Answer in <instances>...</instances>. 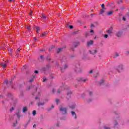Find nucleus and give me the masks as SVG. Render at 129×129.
<instances>
[{"mask_svg": "<svg viewBox=\"0 0 129 129\" xmlns=\"http://www.w3.org/2000/svg\"><path fill=\"white\" fill-rule=\"evenodd\" d=\"M41 93V89L37 88L35 92L32 94V95H36L35 99L37 100V99H39V96H40V94Z\"/></svg>", "mask_w": 129, "mask_h": 129, "instance_id": "obj_1", "label": "nucleus"}, {"mask_svg": "<svg viewBox=\"0 0 129 129\" xmlns=\"http://www.w3.org/2000/svg\"><path fill=\"white\" fill-rule=\"evenodd\" d=\"M116 70L118 71V72L120 73L121 71H123L124 70V68H123V65L122 64H119L116 67Z\"/></svg>", "mask_w": 129, "mask_h": 129, "instance_id": "obj_2", "label": "nucleus"}, {"mask_svg": "<svg viewBox=\"0 0 129 129\" xmlns=\"http://www.w3.org/2000/svg\"><path fill=\"white\" fill-rule=\"evenodd\" d=\"M60 111L62 114H66L67 113V108L64 107H61L59 108Z\"/></svg>", "mask_w": 129, "mask_h": 129, "instance_id": "obj_3", "label": "nucleus"}, {"mask_svg": "<svg viewBox=\"0 0 129 129\" xmlns=\"http://www.w3.org/2000/svg\"><path fill=\"white\" fill-rule=\"evenodd\" d=\"M75 71L76 72H81L82 71V68H81L80 65H77L76 67Z\"/></svg>", "mask_w": 129, "mask_h": 129, "instance_id": "obj_4", "label": "nucleus"}, {"mask_svg": "<svg viewBox=\"0 0 129 129\" xmlns=\"http://www.w3.org/2000/svg\"><path fill=\"white\" fill-rule=\"evenodd\" d=\"M8 60L5 61V62H1L0 65L3 67L4 69L7 68V65L8 64Z\"/></svg>", "mask_w": 129, "mask_h": 129, "instance_id": "obj_5", "label": "nucleus"}, {"mask_svg": "<svg viewBox=\"0 0 129 129\" xmlns=\"http://www.w3.org/2000/svg\"><path fill=\"white\" fill-rule=\"evenodd\" d=\"M80 45V43H79V42H75L73 44V47L74 48H77Z\"/></svg>", "mask_w": 129, "mask_h": 129, "instance_id": "obj_6", "label": "nucleus"}, {"mask_svg": "<svg viewBox=\"0 0 129 129\" xmlns=\"http://www.w3.org/2000/svg\"><path fill=\"white\" fill-rule=\"evenodd\" d=\"M110 124H109V123H107L103 126V128L104 129H111V128H110Z\"/></svg>", "mask_w": 129, "mask_h": 129, "instance_id": "obj_7", "label": "nucleus"}, {"mask_svg": "<svg viewBox=\"0 0 129 129\" xmlns=\"http://www.w3.org/2000/svg\"><path fill=\"white\" fill-rule=\"evenodd\" d=\"M89 53L92 55H95V54L97 53V49H95L93 51L89 50Z\"/></svg>", "mask_w": 129, "mask_h": 129, "instance_id": "obj_8", "label": "nucleus"}, {"mask_svg": "<svg viewBox=\"0 0 129 129\" xmlns=\"http://www.w3.org/2000/svg\"><path fill=\"white\" fill-rule=\"evenodd\" d=\"M115 35L118 37V38H120V37H122L123 34L122 33H116Z\"/></svg>", "mask_w": 129, "mask_h": 129, "instance_id": "obj_9", "label": "nucleus"}, {"mask_svg": "<svg viewBox=\"0 0 129 129\" xmlns=\"http://www.w3.org/2000/svg\"><path fill=\"white\" fill-rule=\"evenodd\" d=\"M78 81H82L83 82H86L87 81V79H82V78H79L78 79Z\"/></svg>", "mask_w": 129, "mask_h": 129, "instance_id": "obj_10", "label": "nucleus"}, {"mask_svg": "<svg viewBox=\"0 0 129 129\" xmlns=\"http://www.w3.org/2000/svg\"><path fill=\"white\" fill-rule=\"evenodd\" d=\"M71 94H72V92H71V91H68L67 94V98H69V97H70V96H71Z\"/></svg>", "mask_w": 129, "mask_h": 129, "instance_id": "obj_11", "label": "nucleus"}, {"mask_svg": "<svg viewBox=\"0 0 129 129\" xmlns=\"http://www.w3.org/2000/svg\"><path fill=\"white\" fill-rule=\"evenodd\" d=\"M91 45H93V40H90L87 42V46H91Z\"/></svg>", "mask_w": 129, "mask_h": 129, "instance_id": "obj_12", "label": "nucleus"}, {"mask_svg": "<svg viewBox=\"0 0 129 129\" xmlns=\"http://www.w3.org/2000/svg\"><path fill=\"white\" fill-rule=\"evenodd\" d=\"M45 103L44 102H39L37 103V105L38 106H42V105H44Z\"/></svg>", "mask_w": 129, "mask_h": 129, "instance_id": "obj_13", "label": "nucleus"}, {"mask_svg": "<svg viewBox=\"0 0 129 129\" xmlns=\"http://www.w3.org/2000/svg\"><path fill=\"white\" fill-rule=\"evenodd\" d=\"M71 113L73 116L74 117V118H77V116H76V113H75V112L72 111Z\"/></svg>", "mask_w": 129, "mask_h": 129, "instance_id": "obj_14", "label": "nucleus"}, {"mask_svg": "<svg viewBox=\"0 0 129 129\" xmlns=\"http://www.w3.org/2000/svg\"><path fill=\"white\" fill-rule=\"evenodd\" d=\"M41 19L43 20V21H45V20L47 19V16H45V14H42L41 16Z\"/></svg>", "mask_w": 129, "mask_h": 129, "instance_id": "obj_15", "label": "nucleus"}, {"mask_svg": "<svg viewBox=\"0 0 129 129\" xmlns=\"http://www.w3.org/2000/svg\"><path fill=\"white\" fill-rule=\"evenodd\" d=\"M66 27H67V28H69L71 29H73L74 28L73 25H69L68 24H67L66 25Z\"/></svg>", "mask_w": 129, "mask_h": 129, "instance_id": "obj_16", "label": "nucleus"}, {"mask_svg": "<svg viewBox=\"0 0 129 129\" xmlns=\"http://www.w3.org/2000/svg\"><path fill=\"white\" fill-rule=\"evenodd\" d=\"M112 14H113V11H109V12H107V13H106V15H107V16H111V15H112Z\"/></svg>", "mask_w": 129, "mask_h": 129, "instance_id": "obj_17", "label": "nucleus"}, {"mask_svg": "<svg viewBox=\"0 0 129 129\" xmlns=\"http://www.w3.org/2000/svg\"><path fill=\"white\" fill-rule=\"evenodd\" d=\"M28 111V108L27 107H24L22 109V111L23 113L26 112V111Z\"/></svg>", "mask_w": 129, "mask_h": 129, "instance_id": "obj_18", "label": "nucleus"}, {"mask_svg": "<svg viewBox=\"0 0 129 129\" xmlns=\"http://www.w3.org/2000/svg\"><path fill=\"white\" fill-rule=\"evenodd\" d=\"M16 115L17 116V117L20 119V117H21V116L20 115V111L18 110V112L17 113H16Z\"/></svg>", "mask_w": 129, "mask_h": 129, "instance_id": "obj_19", "label": "nucleus"}, {"mask_svg": "<svg viewBox=\"0 0 129 129\" xmlns=\"http://www.w3.org/2000/svg\"><path fill=\"white\" fill-rule=\"evenodd\" d=\"M118 125V122L116 120H115L114 121V127H115V126H116Z\"/></svg>", "mask_w": 129, "mask_h": 129, "instance_id": "obj_20", "label": "nucleus"}, {"mask_svg": "<svg viewBox=\"0 0 129 129\" xmlns=\"http://www.w3.org/2000/svg\"><path fill=\"white\" fill-rule=\"evenodd\" d=\"M107 33H112V27H110L107 31Z\"/></svg>", "mask_w": 129, "mask_h": 129, "instance_id": "obj_21", "label": "nucleus"}, {"mask_svg": "<svg viewBox=\"0 0 129 129\" xmlns=\"http://www.w3.org/2000/svg\"><path fill=\"white\" fill-rule=\"evenodd\" d=\"M32 76H33V78L30 79L29 80V82H33V81H34V78H35L36 77V75H33Z\"/></svg>", "mask_w": 129, "mask_h": 129, "instance_id": "obj_22", "label": "nucleus"}, {"mask_svg": "<svg viewBox=\"0 0 129 129\" xmlns=\"http://www.w3.org/2000/svg\"><path fill=\"white\" fill-rule=\"evenodd\" d=\"M105 9H101L100 11V13L99 14V15H102V14H103V13H104V10Z\"/></svg>", "mask_w": 129, "mask_h": 129, "instance_id": "obj_23", "label": "nucleus"}, {"mask_svg": "<svg viewBox=\"0 0 129 129\" xmlns=\"http://www.w3.org/2000/svg\"><path fill=\"white\" fill-rule=\"evenodd\" d=\"M36 31L37 33L40 32V27H36Z\"/></svg>", "mask_w": 129, "mask_h": 129, "instance_id": "obj_24", "label": "nucleus"}, {"mask_svg": "<svg viewBox=\"0 0 129 129\" xmlns=\"http://www.w3.org/2000/svg\"><path fill=\"white\" fill-rule=\"evenodd\" d=\"M62 50H63V48H58L57 49V53H60V52H61V51H62Z\"/></svg>", "mask_w": 129, "mask_h": 129, "instance_id": "obj_25", "label": "nucleus"}, {"mask_svg": "<svg viewBox=\"0 0 129 129\" xmlns=\"http://www.w3.org/2000/svg\"><path fill=\"white\" fill-rule=\"evenodd\" d=\"M46 35H47V34H46V33H40V36L41 37H45V36H46Z\"/></svg>", "mask_w": 129, "mask_h": 129, "instance_id": "obj_26", "label": "nucleus"}, {"mask_svg": "<svg viewBox=\"0 0 129 129\" xmlns=\"http://www.w3.org/2000/svg\"><path fill=\"white\" fill-rule=\"evenodd\" d=\"M9 54H10V55L11 54H12V52H13V49H9Z\"/></svg>", "mask_w": 129, "mask_h": 129, "instance_id": "obj_27", "label": "nucleus"}, {"mask_svg": "<svg viewBox=\"0 0 129 129\" xmlns=\"http://www.w3.org/2000/svg\"><path fill=\"white\" fill-rule=\"evenodd\" d=\"M32 113L34 115H36V114H37V111H36V110H33Z\"/></svg>", "mask_w": 129, "mask_h": 129, "instance_id": "obj_28", "label": "nucleus"}, {"mask_svg": "<svg viewBox=\"0 0 129 129\" xmlns=\"http://www.w3.org/2000/svg\"><path fill=\"white\" fill-rule=\"evenodd\" d=\"M17 124H18V122H16L15 123H14L13 124V126H14V127H16V125H17Z\"/></svg>", "mask_w": 129, "mask_h": 129, "instance_id": "obj_29", "label": "nucleus"}, {"mask_svg": "<svg viewBox=\"0 0 129 129\" xmlns=\"http://www.w3.org/2000/svg\"><path fill=\"white\" fill-rule=\"evenodd\" d=\"M55 102H56L57 104H58V103H59V102H60V100L56 99L55 100Z\"/></svg>", "mask_w": 129, "mask_h": 129, "instance_id": "obj_30", "label": "nucleus"}, {"mask_svg": "<svg viewBox=\"0 0 129 129\" xmlns=\"http://www.w3.org/2000/svg\"><path fill=\"white\" fill-rule=\"evenodd\" d=\"M118 56H119V54L115 53V55H114V57L116 58V57H118Z\"/></svg>", "mask_w": 129, "mask_h": 129, "instance_id": "obj_31", "label": "nucleus"}, {"mask_svg": "<svg viewBox=\"0 0 129 129\" xmlns=\"http://www.w3.org/2000/svg\"><path fill=\"white\" fill-rule=\"evenodd\" d=\"M68 68V64H66L64 65V69H67Z\"/></svg>", "mask_w": 129, "mask_h": 129, "instance_id": "obj_32", "label": "nucleus"}, {"mask_svg": "<svg viewBox=\"0 0 129 129\" xmlns=\"http://www.w3.org/2000/svg\"><path fill=\"white\" fill-rule=\"evenodd\" d=\"M121 3H122V0H119L117 2V4H121Z\"/></svg>", "mask_w": 129, "mask_h": 129, "instance_id": "obj_33", "label": "nucleus"}, {"mask_svg": "<svg viewBox=\"0 0 129 129\" xmlns=\"http://www.w3.org/2000/svg\"><path fill=\"white\" fill-rule=\"evenodd\" d=\"M104 81L103 80H101V81L99 82V84H102Z\"/></svg>", "mask_w": 129, "mask_h": 129, "instance_id": "obj_34", "label": "nucleus"}, {"mask_svg": "<svg viewBox=\"0 0 129 129\" xmlns=\"http://www.w3.org/2000/svg\"><path fill=\"white\" fill-rule=\"evenodd\" d=\"M107 37H108V35L107 34L104 35V38H105V39H107Z\"/></svg>", "mask_w": 129, "mask_h": 129, "instance_id": "obj_35", "label": "nucleus"}, {"mask_svg": "<svg viewBox=\"0 0 129 129\" xmlns=\"http://www.w3.org/2000/svg\"><path fill=\"white\" fill-rule=\"evenodd\" d=\"M101 7L102 9H105V8H104V4H102Z\"/></svg>", "mask_w": 129, "mask_h": 129, "instance_id": "obj_36", "label": "nucleus"}, {"mask_svg": "<svg viewBox=\"0 0 129 129\" xmlns=\"http://www.w3.org/2000/svg\"><path fill=\"white\" fill-rule=\"evenodd\" d=\"M56 126H57V127L60 126V123H57L56 124Z\"/></svg>", "mask_w": 129, "mask_h": 129, "instance_id": "obj_37", "label": "nucleus"}, {"mask_svg": "<svg viewBox=\"0 0 129 129\" xmlns=\"http://www.w3.org/2000/svg\"><path fill=\"white\" fill-rule=\"evenodd\" d=\"M28 124H29V122H27L25 125H24L25 127H27V126H28Z\"/></svg>", "mask_w": 129, "mask_h": 129, "instance_id": "obj_38", "label": "nucleus"}, {"mask_svg": "<svg viewBox=\"0 0 129 129\" xmlns=\"http://www.w3.org/2000/svg\"><path fill=\"white\" fill-rule=\"evenodd\" d=\"M93 73V70H91V71H90L89 72V73L90 74H92Z\"/></svg>", "mask_w": 129, "mask_h": 129, "instance_id": "obj_39", "label": "nucleus"}, {"mask_svg": "<svg viewBox=\"0 0 129 129\" xmlns=\"http://www.w3.org/2000/svg\"><path fill=\"white\" fill-rule=\"evenodd\" d=\"M85 37H88V36H89V33H86L85 34Z\"/></svg>", "mask_w": 129, "mask_h": 129, "instance_id": "obj_40", "label": "nucleus"}, {"mask_svg": "<svg viewBox=\"0 0 129 129\" xmlns=\"http://www.w3.org/2000/svg\"><path fill=\"white\" fill-rule=\"evenodd\" d=\"M43 58H44V55H40V59H41V60H43Z\"/></svg>", "mask_w": 129, "mask_h": 129, "instance_id": "obj_41", "label": "nucleus"}, {"mask_svg": "<svg viewBox=\"0 0 129 129\" xmlns=\"http://www.w3.org/2000/svg\"><path fill=\"white\" fill-rule=\"evenodd\" d=\"M4 82H5V83H6V84H8V80H5V81H4Z\"/></svg>", "mask_w": 129, "mask_h": 129, "instance_id": "obj_42", "label": "nucleus"}, {"mask_svg": "<svg viewBox=\"0 0 129 129\" xmlns=\"http://www.w3.org/2000/svg\"><path fill=\"white\" fill-rule=\"evenodd\" d=\"M71 108H72L73 109V108H75V105H73L71 107Z\"/></svg>", "mask_w": 129, "mask_h": 129, "instance_id": "obj_43", "label": "nucleus"}, {"mask_svg": "<svg viewBox=\"0 0 129 129\" xmlns=\"http://www.w3.org/2000/svg\"><path fill=\"white\" fill-rule=\"evenodd\" d=\"M61 92V90H60V89H58V90H57V93H60Z\"/></svg>", "mask_w": 129, "mask_h": 129, "instance_id": "obj_44", "label": "nucleus"}, {"mask_svg": "<svg viewBox=\"0 0 129 129\" xmlns=\"http://www.w3.org/2000/svg\"><path fill=\"white\" fill-rule=\"evenodd\" d=\"M34 73H35L36 74H37V73H39V71H34Z\"/></svg>", "mask_w": 129, "mask_h": 129, "instance_id": "obj_45", "label": "nucleus"}, {"mask_svg": "<svg viewBox=\"0 0 129 129\" xmlns=\"http://www.w3.org/2000/svg\"><path fill=\"white\" fill-rule=\"evenodd\" d=\"M14 109V107H12L11 109H10V111H13Z\"/></svg>", "mask_w": 129, "mask_h": 129, "instance_id": "obj_46", "label": "nucleus"}, {"mask_svg": "<svg viewBox=\"0 0 129 129\" xmlns=\"http://www.w3.org/2000/svg\"><path fill=\"white\" fill-rule=\"evenodd\" d=\"M90 96H91L92 95V92H89Z\"/></svg>", "mask_w": 129, "mask_h": 129, "instance_id": "obj_47", "label": "nucleus"}, {"mask_svg": "<svg viewBox=\"0 0 129 129\" xmlns=\"http://www.w3.org/2000/svg\"><path fill=\"white\" fill-rule=\"evenodd\" d=\"M27 29L28 30H30V26H27Z\"/></svg>", "mask_w": 129, "mask_h": 129, "instance_id": "obj_48", "label": "nucleus"}, {"mask_svg": "<svg viewBox=\"0 0 129 129\" xmlns=\"http://www.w3.org/2000/svg\"><path fill=\"white\" fill-rule=\"evenodd\" d=\"M126 54L127 55H128V54H129V51H127L126 52Z\"/></svg>", "mask_w": 129, "mask_h": 129, "instance_id": "obj_49", "label": "nucleus"}, {"mask_svg": "<svg viewBox=\"0 0 129 129\" xmlns=\"http://www.w3.org/2000/svg\"><path fill=\"white\" fill-rule=\"evenodd\" d=\"M46 80H47V79H44L43 80V82H45Z\"/></svg>", "mask_w": 129, "mask_h": 129, "instance_id": "obj_50", "label": "nucleus"}, {"mask_svg": "<svg viewBox=\"0 0 129 129\" xmlns=\"http://www.w3.org/2000/svg\"><path fill=\"white\" fill-rule=\"evenodd\" d=\"M17 51H18V52H20V51H21V49H20V48H18V49H17Z\"/></svg>", "mask_w": 129, "mask_h": 129, "instance_id": "obj_51", "label": "nucleus"}, {"mask_svg": "<svg viewBox=\"0 0 129 129\" xmlns=\"http://www.w3.org/2000/svg\"><path fill=\"white\" fill-rule=\"evenodd\" d=\"M122 20H123V21H125V18L123 17V18H122Z\"/></svg>", "mask_w": 129, "mask_h": 129, "instance_id": "obj_52", "label": "nucleus"}, {"mask_svg": "<svg viewBox=\"0 0 129 129\" xmlns=\"http://www.w3.org/2000/svg\"><path fill=\"white\" fill-rule=\"evenodd\" d=\"M93 32H94L93 30L92 29V30H90L91 33H93Z\"/></svg>", "mask_w": 129, "mask_h": 129, "instance_id": "obj_53", "label": "nucleus"}, {"mask_svg": "<svg viewBox=\"0 0 129 129\" xmlns=\"http://www.w3.org/2000/svg\"><path fill=\"white\" fill-rule=\"evenodd\" d=\"M91 28H93V27H94V26L93 25V24H91Z\"/></svg>", "mask_w": 129, "mask_h": 129, "instance_id": "obj_54", "label": "nucleus"}, {"mask_svg": "<svg viewBox=\"0 0 129 129\" xmlns=\"http://www.w3.org/2000/svg\"><path fill=\"white\" fill-rule=\"evenodd\" d=\"M52 92L54 93L55 92V89H52Z\"/></svg>", "mask_w": 129, "mask_h": 129, "instance_id": "obj_55", "label": "nucleus"}, {"mask_svg": "<svg viewBox=\"0 0 129 129\" xmlns=\"http://www.w3.org/2000/svg\"><path fill=\"white\" fill-rule=\"evenodd\" d=\"M32 14H33V11H32L31 13L29 14L30 16H32Z\"/></svg>", "mask_w": 129, "mask_h": 129, "instance_id": "obj_56", "label": "nucleus"}, {"mask_svg": "<svg viewBox=\"0 0 129 129\" xmlns=\"http://www.w3.org/2000/svg\"><path fill=\"white\" fill-rule=\"evenodd\" d=\"M127 124L129 125V120H128L127 121Z\"/></svg>", "mask_w": 129, "mask_h": 129, "instance_id": "obj_57", "label": "nucleus"}, {"mask_svg": "<svg viewBox=\"0 0 129 129\" xmlns=\"http://www.w3.org/2000/svg\"><path fill=\"white\" fill-rule=\"evenodd\" d=\"M71 49L72 50V51H74V48H73V47L71 48Z\"/></svg>", "mask_w": 129, "mask_h": 129, "instance_id": "obj_58", "label": "nucleus"}, {"mask_svg": "<svg viewBox=\"0 0 129 129\" xmlns=\"http://www.w3.org/2000/svg\"><path fill=\"white\" fill-rule=\"evenodd\" d=\"M33 127H36V124L33 125Z\"/></svg>", "mask_w": 129, "mask_h": 129, "instance_id": "obj_59", "label": "nucleus"}, {"mask_svg": "<svg viewBox=\"0 0 129 129\" xmlns=\"http://www.w3.org/2000/svg\"><path fill=\"white\" fill-rule=\"evenodd\" d=\"M51 108H54V105L51 106Z\"/></svg>", "mask_w": 129, "mask_h": 129, "instance_id": "obj_60", "label": "nucleus"}, {"mask_svg": "<svg viewBox=\"0 0 129 129\" xmlns=\"http://www.w3.org/2000/svg\"><path fill=\"white\" fill-rule=\"evenodd\" d=\"M34 40H37V37H35Z\"/></svg>", "mask_w": 129, "mask_h": 129, "instance_id": "obj_61", "label": "nucleus"}, {"mask_svg": "<svg viewBox=\"0 0 129 129\" xmlns=\"http://www.w3.org/2000/svg\"><path fill=\"white\" fill-rule=\"evenodd\" d=\"M9 2H12L13 0H8Z\"/></svg>", "mask_w": 129, "mask_h": 129, "instance_id": "obj_62", "label": "nucleus"}, {"mask_svg": "<svg viewBox=\"0 0 129 129\" xmlns=\"http://www.w3.org/2000/svg\"><path fill=\"white\" fill-rule=\"evenodd\" d=\"M0 97H2V98H3V96H2V95H1V96H0Z\"/></svg>", "mask_w": 129, "mask_h": 129, "instance_id": "obj_63", "label": "nucleus"}, {"mask_svg": "<svg viewBox=\"0 0 129 129\" xmlns=\"http://www.w3.org/2000/svg\"><path fill=\"white\" fill-rule=\"evenodd\" d=\"M128 18H129V13H128Z\"/></svg>", "mask_w": 129, "mask_h": 129, "instance_id": "obj_64", "label": "nucleus"}]
</instances>
